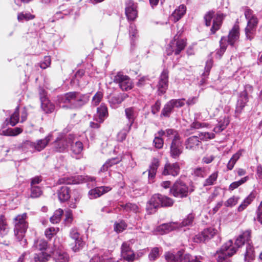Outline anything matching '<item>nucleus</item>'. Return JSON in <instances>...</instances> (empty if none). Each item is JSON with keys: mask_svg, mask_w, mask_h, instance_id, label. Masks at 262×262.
<instances>
[{"mask_svg": "<svg viewBox=\"0 0 262 262\" xmlns=\"http://www.w3.org/2000/svg\"><path fill=\"white\" fill-rule=\"evenodd\" d=\"M89 100V98L86 95L77 92H71L60 97L59 102L68 105H63L62 107L78 108L85 104Z\"/></svg>", "mask_w": 262, "mask_h": 262, "instance_id": "f257e3e1", "label": "nucleus"}, {"mask_svg": "<svg viewBox=\"0 0 262 262\" xmlns=\"http://www.w3.org/2000/svg\"><path fill=\"white\" fill-rule=\"evenodd\" d=\"M27 214L24 213L17 215L13 219L14 225V234L18 240L20 242V244L25 245L27 243L26 239H24L25 234L28 227V224L26 221Z\"/></svg>", "mask_w": 262, "mask_h": 262, "instance_id": "f03ea898", "label": "nucleus"}, {"mask_svg": "<svg viewBox=\"0 0 262 262\" xmlns=\"http://www.w3.org/2000/svg\"><path fill=\"white\" fill-rule=\"evenodd\" d=\"M245 16L247 20V25L245 28L246 37L251 40L253 38L258 24V19L252 10L246 8L245 10Z\"/></svg>", "mask_w": 262, "mask_h": 262, "instance_id": "7ed1b4c3", "label": "nucleus"}, {"mask_svg": "<svg viewBox=\"0 0 262 262\" xmlns=\"http://www.w3.org/2000/svg\"><path fill=\"white\" fill-rule=\"evenodd\" d=\"M237 249V248L233 245L232 241L229 240L215 253V256L217 262H223L225 258H228V257L232 256L236 253Z\"/></svg>", "mask_w": 262, "mask_h": 262, "instance_id": "20e7f679", "label": "nucleus"}, {"mask_svg": "<svg viewBox=\"0 0 262 262\" xmlns=\"http://www.w3.org/2000/svg\"><path fill=\"white\" fill-rule=\"evenodd\" d=\"M74 141V135H69L68 136H66L62 134H59L52 144L55 150L63 152L67 148L69 144Z\"/></svg>", "mask_w": 262, "mask_h": 262, "instance_id": "39448f33", "label": "nucleus"}, {"mask_svg": "<svg viewBox=\"0 0 262 262\" xmlns=\"http://www.w3.org/2000/svg\"><path fill=\"white\" fill-rule=\"evenodd\" d=\"M186 45V39L179 38L177 35L174 36L168 45L167 54L169 55L173 52L175 55H179L185 49Z\"/></svg>", "mask_w": 262, "mask_h": 262, "instance_id": "423d86ee", "label": "nucleus"}, {"mask_svg": "<svg viewBox=\"0 0 262 262\" xmlns=\"http://www.w3.org/2000/svg\"><path fill=\"white\" fill-rule=\"evenodd\" d=\"M114 81L118 84L123 91L131 90L133 87V83L130 78L127 75L118 72L114 77Z\"/></svg>", "mask_w": 262, "mask_h": 262, "instance_id": "0eeeda50", "label": "nucleus"}, {"mask_svg": "<svg viewBox=\"0 0 262 262\" xmlns=\"http://www.w3.org/2000/svg\"><path fill=\"white\" fill-rule=\"evenodd\" d=\"M170 192L175 197L184 198L187 196L189 190L185 183L177 181L171 188Z\"/></svg>", "mask_w": 262, "mask_h": 262, "instance_id": "6e6552de", "label": "nucleus"}, {"mask_svg": "<svg viewBox=\"0 0 262 262\" xmlns=\"http://www.w3.org/2000/svg\"><path fill=\"white\" fill-rule=\"evenodd\" d=\"M135 259L136 254L129 244L127 242H124L121 248V259L127 262H133Z\"/></svg>", "mask_w": 262, "mask_h": 262, "instance_id": "1a4fd4ad", "label": "nucleus"}, {"mask_svg": "<svg viewBox=\"0 0 262 262\" xmlns=\"http://www.w3.org/2000/svg\"><path fill=\"white\" fill-rule=\"evenodd\" d=\"M53 137V133L48 134L44 139L38 140L36 142H31L27 141L26 144L38 151H40L43 150L48 145L49 142H50Z\"/></svg>", "mask_w": 262, "mask_h": 262, "instance_id": "9d476101", "label": "nucleus"}, {"mask_svg": "<svg viewBox=\"0 0 262 262\" xmlns=\"http://www.w3.org/2000/svg\"><path fill=\"white\" fill-rule=\"evenodd\" d=\"M216 233V230L213 228L204 229L202 232L196 235L193 238L195 243H201L212 238Z\"/></svg>", "mask_w": 262, "mask_h": 262, "instance_id": "9b49d317", "label": "nucleus"}, {"mask_svg": "<svg viewBox=\"0 0 262 262\" xmlns=\"http://www.w3.org/2000/svg\"><path fill=\"white\" fill-rule=\"evenodd\" d=\"M162 195L154 194L147 202L146 210L148 214H152L156 211V209L161 207Z\"/></svg>", "mask_w": 262, "mask_h": 262, "instance_id": "f8f14e48", "label": "nucleus"}, {"mask_svg": "<svg viewBox=\"0 0 262 262\" xmlns=\"http://www.w3.org/2000/svg\"><path fill=\"white\" fill-rule=\"evenodd\" d=\"M125 15L128 20H134L138 16L137 4L131 0L125 2Z\"/></svg>", "mask_w": 262, "mask_h": 262, "instance_id": "ddd939ff", "label": "nucleus"}, {"mask_svg": "<svg viewBox=\"0 0 262 262\" xmlns=\"http://www.w3.org/2000/svg\"><path fill=\"white\" fill-rule=\"evenodd\" d=\"M183 152L182 142L181 138L172 140L170 145V154L173 158H178Z\"/></svg>", "mask_w": 262, "mask_h": 262, "instance_id": "4468645a", "label": "nucleus"}, {"mask_svg": "<svg viewBox=\"0 0 262 262\" xmlns=\"http://www.w3.org/2000/svg\"><path fill=\"white\" fill-rule=\"evenodd\" d=\"M70 237L74 241L75 245L72 247L75 252L78 251L83 246V242L80 236V234L76 229H72L70 233Z\"/></svg>", "mask_w": 262, "mask_h": 262, "instance_id": "2eb2a0df", "label": "nucleus"}, {"mask_svg": "<svg viewBox=\"0 0 262 262\" xmlns=\"http://www.w3.org/2000/svg\"><path fill=\"white\" fill-rule=\"evenodd\" d=\"M201 144L198 136H192L185 140L184 145L186 149L194 151L199 149Z\"/></svg>", "mask_w": 262, "mask_h": 262, "instance_id": "dca6fc26", "label": "nucleus"}, {"mask_svg": "<svg viewBox=\"0 0 262 262\" xmlns=\"http://www.w3.org/2000/svg\"><path fill=\"white\" fill-rule=\"evenodd\" d=\"M168 84V71L164 70L162 72L159 83L158 85V91L161 94H164L167 89Z\"/></svg>", "mask_w": 262, "mask_h": 262, "instance_id": "f3484780", "label": "nucleus"}, {"mask_svg": "<svg viewBox=\"0 0 262 262\" xmlns=\"http://www.w3.org/2000/svg\"><path fill=\"white\" fill-rule=\"evenodd\" d=\"M111 188L108 186L97 187L92 189L89 192V196L91 199H96L102 194L108 192Z\"/></svg>", "mask_w": 262, "mask_h": 262, "instance_id": "a211bd4d", "label": "nucleus"}, {"mask_svg": "<svg viewBox=\"0 0 262 262\" xmlns=\"http://www.w3.org/2000/svg\"><path fill=\"white\" fill-rule=\"evenodd\" d=\"M180 166L177 163L173 164H167L165 165L163 174L164 175L177 176L180 172Z\"/></svg>", "mask_w": 262, "mask_h": 262, "instance_id": "6ab92c4d", "label": "nucleus"}, {"mask_svg": "<svg viewBox=\"0 0 262 262\" xmlns=\"http://www.w3.org/2000/svg\"><path fill=\"white\" fill-rule=\"evenodd\" d=\"M55 249L53 251V256L56 262H68L69 257L67 254L59 248L55 246Z\"/></svg>", "mask_w": 262, "mask_h": 262, "instance_id": "aec40b11", "label": "nucleus"}, {"mask_svg": "<svg viewBox=\"0 0 262 262\" xmlns=\"http://www.w3.org/2000/svg\"><path fill=\"white\" fill-rule=\"evenodd\" d=\"M186 11V7L184 5H181L170 16V19L176 23L185 14Z\"/></svg>", "mask_w": 262, "mask_h": 262, "instance_id": "412c9836", "label": "nucleus"}, {"mask_svg": "<svg viewBox=\"0 0 262 262\" xmlns=\"http://www.w3.org/2000/svg\"><path fill=\"white\" fill-rule=\"evenodd\" d=\"M239 27L237 25L234 26L232 30L230 31L228 39H227V42L231 46H233L234 43L239 38Z\"/></svg>", "mask_w": 262, "mask_h": 262, "instance_id": "4be33fe9", "label": "nucleus"}, {"mask_svg": "<svg viewBox=\"0 0 262 262\" xmlns=\"http://www.w3.org/2000/svg\"><path fill=\"white\" fill-rule=\"evenodd\" d=\"M158 135L159 136H165L168 138V140L172 139V140H176L180 138L179 133L177 130L169 128L166 130H161L158 132Z\"/></svg>", "mask_w": 262, "mask_h": 262, "instance_id": "5701e85b", "label": "nucleus"}, {"mask_svg": "<svg viewBox=\"0 0 262 262\" xmlns=\"http://www.w3.org/2000/svg\"><path fill=\"white\" fill-rule=\"evenodd\" d=\"M125 116L128 119V122L126 124L127 125V130L131 128L134 122L135 119L136 117L137 114L135 110L133 107L127 108L125 110Z\"/></svg>", "mask_w": 262, "mask_h": 262, "instance_id": "b1692460", "label": "nucleus"}, {"mask_svg": "<svg viewBox=\"0 0 262 262\" xmlns=\"http://www.w3.org/2000/svg\"><path fill=\"white\" fill-rule=\"evenodd\" d=\"M180 225L178 223L171 222L161 225L159 227L158 230L161 232V234H164L178 228L180 227Z\"/></svg>", "mask_w": 262, "mask_h": 262, "instance_id": "393cba45", "label": "nucleus"}, {"mask_svg": "<svg viewBox=\"0 0 262 262\" xmlns=\"http://www.w3.org/2000/svg\"><path fill=\"white\" fill-rule=\"evenodd\" d=\"M58 196L61 202L68 201L70 198L69 188L67 186H62L58 191Z\"/></svg>", "mask_w": 262, "mask_h": 262, "instance_id": "a878e982", "label": "nucleus"}, {"mask_svg": "<svg viewBox=\"0 0 262 262\" xmlns=\"http://www.w3.org/2000/svg\"><path fill=\"white\" fill-rule=\"evenodd\" d=\"M224 18V15L222 13H217L216 17L213 19V25L211 28V31L212 33H214L218 30L222 25V20Z\"/></svg>", "mask_w": 262, "mask_h": 262, "instance_id": "bb28decb", "label": "nucleus"}, {"mask_svg": "<svg viewBox=\"0 0 262 262\" xmlns=\"http://www.w3.org/2000/svg\"><path fill=\"white\" fill-rule=\"evenodd\" d=\"M71 147V150L72 152L76 155L80 154L83 150V146L81 142L76 141L75 137L74 136V141L69 144Z\"/></svg>", "mask_w": 262, "mask_h": 262, "instance_id": "cd10ccee", "label": "nucleus"}, {"mask_svg": "<svg viewBox=\"0 0 262 262\" xmlns=\"http://www.w3.org/2000/svg\"><path fill=\"white\" fill-rule=\"evenodd\" d=\"M159 166V161L157 159H154L151 165L149 166V168L148 169V178L149 180L152 179L154 178L158 167Z\"/></svg>", "mask_w": 262, "mask_h": 262, "instance_id": "c85d7f7f", "label": "nucleus"}, {"mask_svg": "<svg viewBox=\"0 0 262 262\" xmlns=\"http://www.w3.org/2000/svg\"><path fill=\"white\" fill-rule=\"evenodd\" d=\"M97 115L99 118V122H102L108 115L107 107L104 104H101L97 109Z\"/></svg>", "mask_w": 262, "mask_h": 262, "instance_id": "c756f323", "label": "nucleus"}, {"mask_svg": "<svg viewBox=\"0 0 262 262\" xmlns=\"http://www.w3.org/2000/svg\"><path fill=\"white\" fill-rule=\"evenodd\" d=\"M41 107L46 113H51L54 111V105L48 99L43 100V101H41Z\"/></svg>", "mask_w": 262, "mask_h": 262, "instance_id": "7c9ffc66", "label": "nucleus"}, {"mask_svg": "<svg viewBox=\"0 0 262 262\" xmlns=\"http://www.w3.org/2000/svg\"><path fill=\"white\" fill-rule=\"evenodd\" d=\"M122 160L121 158H112L107 160L102 166L100 170L101 171H106L108 168L112 166L113 165L116 164Z\"/></svg>", "mask_w": 262, "mask_h": 262, "instance_id": "2f4dec72", "label": "nucleus"}, {"mask_svg": "<svg viewBox=\"0 0 262 262\" xmlns=\"http://www.w3.org/2000/svg\"><path fill=\"white\" fill-rule=\"evenodd\" d=\"M19 121V113L18 106H17L15 112L11 115L9 120L7 119V124H9L12 126H15Z\"/></svg>", "mask_w": 262, "mask_h": 262, "instance_id": "473e14b6", "label": "nucleus"}, {"mask_svg": "<svg viewBox=\"0 0 262 262\" xmlns=\"http://www.w3.org/2000/svg\"><path fill=\"white\" fill-rule=\"evenodd\" d=\"M254 257V248L250 244H248L246 246V252L245 254V261L252 260Z\"/></svg>", "mask_w": 262, "mask_h": 262, "instance_id": "72a5a7b5", "label": "nucleus"}, {"mask_svg": "<svg viewBox=\"0 0 262 262\" xmlns=\"http://www.w3.org/2000/svg\"><path fill=\"white\" fill-rule=\"evenodd\" d=\"M227 48V38L222 37L220 40V49L216 51V55L221 58L225 52Z\"/></svg>", "mask_w": 262, "mask_h": 262, "instance_id": "f704fd0d", "label": "nucleus"}, {"mask_svg": "<svg viewBox=\"0 0 262 262\" xmlns=\"http://www.w3.org/2000/svg\"><path fill=\"white\" fill-rule=\"evenodd\" d=\"M174 108V107L172 105V103L171 102V101H169L164 105L162 111L161 115L166 117H169Z\"/></svg>", "mask_w": 262, "mask_h": 262, "instance_id": "c9c22d12", "label": "nucleus"}, {"mask_svg": "<svg viewBox=\"0 0 262 262\" xmlns=\"http://www.w3.org/2000/svg\"><path fill=\"white\" fill-rule=\"evenodd\" d=\"M50 255L44 252H40L38 254H36L34 257L35 262H46L48 260Z\"/></svg>", "mask_w": 262, "mask_h": 262, "instance_id": "e433bc0d", "label": "nucleus"}, {"mask_svg": "<svg viewBox=\"0 0 262 262\" xmlns=\"http://www.w3.org/2000/svg\"><path fill=\"white\" fill-rule=\"evenodd\" d=\"M8 232V225L6 224L5 218L3 215L0 216V234L2 236L6 235Z\"/></svg>", "mask_w": 262, "mask_h": 262, "instance_id": "4c0bfd02", "label": "nucleus"}, {"mask_svg": "<svg viewBox=\"0 0 262 262\" xmlns=\"http://www.w3.org/2000/svg\"><path fill=\"white\" fill-rule=\"evenodd\" d=\"M241 156V153L239 151L237 152L232 156L227 165V167L228 170H231L233 169L235 164Z\"/></svg>", "mask_w": 262, "mask_h": 262, "instance_id": "58836bf2", "label": "nucleus"}, {"mask_svg": "<svg viewBox=\"0 0 262 262\" xmlns=\"http://www.w3.org/2000/svg\"><path fill=\"white\" fill-rule=\"evenodd\" d=\"M63 211L61 209H59L54 212L52 216L50 217V221L53 224L58 223L61 220V217L63 214Z\"/></svg>", "mask_w": 262, "mask_h": 262, "instance_id": "ea45409f", "label": "nucleus"}, {"mask_svg": "<svg viewBox=\"0 0 262 262\" xmlns=\"http://www.w3.org/2000/svg\"><path fill=\"white\" fill-rule=\"evenodd\" d=\"M129 34L130 38L131 45H134L135 39L137 37V30L136 26L134 24H131L129 28Z\"/></svg>", "mask_w": 262, "mask_h": 262, "instance_id": "a19ab883", "label": "nucleus"}, {"mask_svg": "<svg viewBox=\"0 0 262 262\" xmlns=\"http://www.w3.org/2000/svg\"><path fill=\"white\" fill-rule=\"evenodd\" d=\"M199 140L208 141V140L213 139L215 138V134L212 133L202 132L198 134Z\"/></svg>", "mask_w": 262, "mask_h": 262, "instance_id": "79ce46f5", "label": "nucleus"}, {"mask_svg": "<svg viewBox=\"0 0 262 262\" xmlns=\"http://www.w3.org/2000/svg\"><path fill=\"white\" fill-rule=\"evenodd\" d=\"M35 17L34 15H32L30 13H24V12H21L17 14V20L19 21H21L23 20L28 21L34 19Z\"/></svg>", "mask_w": 262, "mask_h": 262, "instance_id": "37998d69", "label": "nucleus"}, {"mask_svg": "<svg viewBox=\"0 0 262 262\" xmlns=\"http://www.w3.org/2000/svg\"><path fill=\"white\" fill-rule=\"evenodd\" d=\"M218 177L217 172H214L212 173L205 181L204 186H210L214 184Z\"/></svg>", "mask_w": 262, "mask_h": 262, "instance_id": "c03bdc74", "label": "nucleus"}, {"mask_svg": "<svg viewBox=\"0 0 262 262\" xmlns=\"http://www.w3.org/2000/svg\"><path fill=\"white\" fill-rule=\"evenodd\" d=\"M121 207L127 211H133L136 213L139 211L138 206L135 204L127 203L122 205Z\"/></svg>", "mask_w": 262, "mask_h": 262, "instance_id": "a18cd8bd", "label": "nucleus"}, {"mask_svg": "<svg viewBox=\"0 0 262 262\" xmlns=\"http://www.w3.org/2000/svg\"><path fill=\"white\" fill-rule=\"evenodd\" d=\"M126 94H120L111 98V102L114 104H120L127 97Z\"/></svg>", "mask_w": 262, "mask_h": 262, "instance_id": "49530a36", "label": "nucleus"}, {"mask_svg": "<svg viewBox=\"0 0 262 262\" xmlns=\"http://www.w3.org/2000/svg\"><path fill=\"white\" fill-rule=\"evenodd\" d=\"M58 231V228L50 227L45 230V234L47 238L51 239L53 236L56 234Z\"/></svg>", "mask_w": 262, "mask_h": 262, "instance_id": "de8ad7c7", "label": "nucleus"}, {"mask_svg": "<svg viewBox=\"0 0 262 262\" xmlns=\"http://www.w3.org/2000/svg\"><path fill=\"white\" fill-rule=\"evenodd\" d=\"M159 256V249L157 247L152 248L148 255L150 261L155 260Z\"/></svg>", "mask_w": 262, "mask_h": 262, "instance_id": "09e8293b", "label": "nucleus"}, {"mask_svg": "<svg viewBox=\"0 0 262 262\" xmlns=\"http://www.w3.org/2000/svg\"><path fill=\"white\" fill-rule=\"evenodd\" d=\"M31 197L35 198L40 196L42 194V190L38 186L31 187Z\"/></svg>", "mask_w": 262, "mask_h": 262, "instance_id": "8fccbe9b", "label": "nucleus"}, {"mask_svg": "<svg viewBox=\"0 0 262 262\" xmlns=\"http://www.w3.org/2000/svg\"><path fill=\"white\" fill-rule=\"evenodd\" d=\"M247 102V95L246 92H244L242 94L239 99L238 100L237 104L240 107H241V108H243L245 106Z\"/></svg>", "mask_w": 262, "mask_h": 262, "instance_id": "3c124183", "label": "nucleus"}, {"mask_svg": "<svg viewBox=\"0 0 262 262\" xmlns=\"http://www.w3.org/2000/svg\"><path fill=\"white\" fill-rule=\"evenodd\" d=\"M248 180V177H245L241 179L239 181L234 182L232 183L229 187V189L231 190H233L234 189L237 188L238 186L244 184L245 182L247 181Z\"/></svg>", "mask_w": 262, "mask_h": 262, "instance_id": "603ef678", "label": "nucleus"}, {"mask_svg": "<svg viewBox=\"0 0 262 262\" xmlns=\"http://www.w3.org/2000/svg\"><path fill=\"white\" fill-rule=\"evenodd\" d=\"M161 199V207H169L173 205V202L170 198L162 195Z\"/></svg>", "mask_w": 262, "mask_h": 262, "instance_id": "864d4df0", "label": "nucleus"}, {"mask_svg": "<svg viewBox=\"0 0 262 262\" xmlns=\"http://www.w3.org/2000/svg\"><path fill=\"white\" fill-rule=\"evenodd\" d=\"M179 256L180 262H191L193 257L189 254H182L181 252L179 251L178 253Z\"/></svg>", "mask_w": 262, "mask_h": 262, "instance_id": "5fc2aeb1", "label": "nucleus"}, {"mask_svg": "<svg viewBox=\"0 0 262 262\" xmlns=\"http://www.w3.org/2000/svg\"><path fill=\"white\" fill-rule=\"evenodd\" d=\"M194 219V216L192 214H189L186 218L184 219L183 222L181 223L180 227L189 226L192 224Z\"/></svg>", "mask_w": 262, "mask_h": 262, "instance_id": "6e6d98bb", "label": "nucleus"}, {"mask_svg": "<svg viewBox=\"0 0 262 262\" xmlns=\"http://www.w3.org/2000/svg\"><path fill=\"white\" fill-rule=\"evenodd\" d=\"M239 199V198L238 196H233L229 198L225 203L224 205L226 207H232L237 203Z\"/></svg>", "mask_w": 262, "mask_h": 262, "instance_id": "4d7b16f0", "label": "nucleus"}, {"mask_svg": "<svg viewBox=\"0 0 262 262\" xmlns=\"http://www.w3.org/2000/svg\"><path fill=\"white\" fill-rule=\"evenodd\" d=\"M102 97L103 94L102 92H97L92 99V104L94 105H97L101 101Z\"/></svg>", "mask_w": 262, "mask_h": 262, "instance_id": "13d9d810", "label": "nucleus"}, {"mask_svg": "<svg viewBox=\"0 0 262 262\" xmlns=\"http://www.w3.org/2000/svg\"><path fill=\"white\" fill-rule=\"evenodd\" d=\"M162 137V136H159V135L157 134V136L155 138L154 143L155 147L157 148L160 149L163 146L164 142L163 139L161 138Z\"/></svg>", "mask_w": 262, "mask_h": 262, "instance_id": "bf43d9fd", "label": "nucleus"}, {"mask_svg": "<svg viewBox=\"0 0 262 262\" xmlns=\"http://www.w3.org/2000/svg\"><path fill=\"white\" fill-rule=\"evenodd\" d=\"M126 228V225L123 221H121L119 223H116L114 225V230L118 233L122 232Z\"/></svg>", "mask_w": 262, "mask_h": 262, "instance_id": "052dcab7", "label": "nucleus"}, {"mask_svg": "<svg viewBox=\"0 0 262 262\" xmlns=\"http://www.w3.org/2000/svg\"><path fill=\"white\" fill-rule=\"evenodd\" d=\"M130 129L127 130V125H126L120 132H119L117 136V138L119 141H122L125 139L127 134L129 132Z\"/></svg>", "mask_w": 262, "mask_h": 262, "instance_id": "680f3d73", "label": "nucleus"}, {"mask_svg": "<svg viewBox=\"0 0 262 262\" xmlns=\"http://www.w3.org/2000/svg\"><path fill=\"white\" fill-rule=\"evenodd\" d=\"M173 105L174 107H181L185 104L184 99H171L170 100Z\"/></svg>", "mask_w": 262, "mask_h": 262, "instance_id": "e2e57ef3", "label": "nucleus"}, {"mask_svg": "<svg viewBox=\"0 0 262 262\" xmlns=\"http://www.w3.org/2000/svg\"><path fill=\"white\" fill-rule=\"evenodd\" d=\"M214 14L213 11L208 12L204 16L205 24L207 26H209L211 25V19Z\"/></svg>", "mask_w": 262, "mask_h": 262, "instance_id": "0e129e2a", "label": "nucleus"}, {"mask_svg": "<svg viewBox=\"0 0 262 262\" xmlns=\"http://www.w3.org/2000/svg\"><path fill=\"white\" fill-rule=\"evenodd\" d=\"M51 64V58L50 56H47L44 58V60L40 64V67L41 69H45L49 67Z\"/></svg>", "mask_w": 262, "mask_h": 262, "instance_id": "69168bd1", "label": "nucleus"}, {"mask_svg": "<svg viewBox=\"0 0 262 262\" xmlns=\"http://www.w3.org/2000/svg\"><path fill=\"white\" fill-rule=\"evenodd\" d=\"M165 257L167 262H177L178 261L174 254L170 252H166Z\"/></svg>", "mask_w": 262, "mask_h": 262, "instance_id": "338daca9", "label": "nucleus"}, {"mask_svg": "<svg viewBox=\"0 0 262 262\" xmlns=\"http://www.w3.org/2000/svg\"><path fill=\"white\" fill-rule=\"evenodd\" d=\"M257 221L262 224V201L260 202L257 210Z\"/></svg>", "mask_w": 262, "mask_h": 262, "instance_id": "774afa93", "label": "nucleus"}]
</instances>
